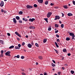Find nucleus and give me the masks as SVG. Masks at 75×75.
Here are the masks:
<instances>
[{
    "mask_svg": "<svg viewBox=\"0 0 75 75\" xmlns=\"http://www.w3.org/2000/svg\"><path fill=\"white\" fill-rule=\"evenodd\" d=\"M64 24H62L61 25V27L62 28H64Z\"/></svg>",
    "mask_w": 75,
    "mask_h": 75,
    "instance_id": "c85d7f7f",
    "label": "nucleus"
},
{
    "mask_svg": "<svg viewBox=\"0 0 75 75\" xmlns=\"http://www.w3.org/2000/svg\"><path fill=\"white\" fill-rule=\"evenodd\" d=\"M1 54H3V53H4V51L3 50H1Z\"/></svg>",
    "mask_w": 75,
    "mask_h": 75,
    "instance_id": "e433bc0d",
    "label": "nucleus"
},
{
    "mask_svg": "<svg viewBox=\"0 0 75 75\" xmlns=\"http://www.w3.org/2000/svg\"><path fill=\"white\" fill-rule=\"evenodd\" d=\"M10 54H11V52L8 51L7 52L5 53V55L7 56H9V57H11V55Z\"/></svg>",
    "mask_w": 75,
    "mask_h": 75,
    "instance_id": "f257e3e1",
    "label": "nucleus"
},
{
    "mask_svg": "<svg viewBox=\"0 0 75 75\" xmlns=\"http://www.w3.org/2000/svg\"><path fill=\"white\" fill-rule=\"evenodd\" d=\"M55 44L56 46V47H57V48H59V46H58V44H57V42H55Z\"/></svg>",
    "mask_w": 75,
    "mask_h": 75,
    "instance_id": "4468645a",
    "label": "nucleus"
},
{
    "mask_svg": "<svg viewBox=\"0 0 75 75\" xmlns=\"http://www.w3.org/2000/svg\"><path fill=\"white\" fill-rule=\"evenodd\" d=\"M74 37H72L71 38V39L72 40H75V38H74Z\"/></svg>",
    "mask_w": 75,
    "mask_h": 75,
    "instance_id": "58836bf2",
    "label": "nucleus"
},
{
    "mask_svg": "<svg viewBox=\"0 0 75 75\" xmlns=\"http://www.w3.org/2000/svg\"><path fill=\"white\" fill-rule=\"evenodd\" d=\"M62 17H64V14L63 13H62Z\"/></svg>",
    "mask_w": 75,
    "mask_h": 75,
    "instance_id": "13d9d810",
    "label": "nucleus"
},
{
    "mask_svg": "<svg viewBox=\"0 0 75 75\" xmlns=\"http://www.w3.org/2000/svg\"><path fill=\"white\" fill-rule=\"evenodd\" d=\"M69 35L70 36H72V37H75V35H74V33H69Z\"/></svg>",
    "mask_w": 75,
    "mask_h": 75,
    "instance_id": "20e7f679",
    "label": "nucleus"
},
{
    "mask_svg": "<svg viewBox=\"0 0 75 75\" xmlns=\"http://www.w3.org/2000/svg\"><path fill=\"white\" fill-rule=\"evenodd\" d=\"M15 34H16L17 35H18L19 33L18 32H15Z\"/></svg>",
    "mask_w": 75,
    "mask_h": 75,
    "instance_id": "f704fd0d",
    "label": "nucleus"
},
{
    "mask_svg": "<svg viewBox=\"0 0 75 75\" xmlns=\"http://www.w3.org/2000/svg\"><path fill=\"white\" fill-rule=\"evenodd\" d=\"M18 36L19 37H21V36L19 33L18 35Z\"/></svg>",
    "mask_w": 75,
    "mask_h": 75,
    "instance_id": "37998d69",
    "label": "nucleus"
},
{
    "mask_svg": "<svg viewBox=\"0 0 75 75\" xmlns=\"http://www.w3.org/2000/svg\"><path fill=\"white\" fill-rule=\"evenodd\" d=\"M29 28L30 29H34L35 27L33 26H30L29 27Z\"/></svg>",
    "mask_w": 75,
    "mask_h": 75,
    "instance_id": "9d476101",
    "label": "nucleus"
},
{
    "mask_svg": "<svg viewBox=\"0 0 75 75\" xmlns=\"http://www.w3.org/2000/svg\"><path fill=\"white\" fill-rule=\"evenodd\" d=\"M0 6L1 7H3V6H4V2L2 1H1V3L0 4Z\"/></svg>",
    "mask_w": 75,
    "mask_h": 75,
    "instance_id": "0eeeda50",
    "label": "nucleus"
},
{
    "mask_svg": "<svg viewBox=\"0 0 75 75\" xmlns=\"http://www.w3.org/2000/svg\"><path fill=\"white\" fill-rule=\"evenodd\" d=\"M47 39H44L43 41V43H45L46 42H47Z\"/></svg>",
    "mask_w": 75,
    "mask_h": 75,
    "instance_id": "a211bd4d",
    "label": "nucleus"
},
{
    "mask_svg": "<svg viewBox=\"0 0 75 75\" xmlns=\"http://www.w3.org/2000/svg\"><path fill=\"white\" fill-rule=\"evenodd\" d=\"M44 20L46 21L47 23H48V18H44Z\"/></svg>",
    "mask_w": 75,
    "mask_h": 75,
    "instance_id": "2eb2a0df",
    "label": "nucleus"
},
{
    "mask_svg": "<svg viewBox=\"0 0 75 75\" xmlns=\"http://www.w3.org/2000/svg\"><path fill=\"white\" fill-rule=\"evenodd\" d=\"M35 45L37 47H39V45L37 43H35Z\"/></svg>",
    "mask_w": 75,
    "mask_h": 75,
    "instance_id": "b1692460",
    "label": "nucleus"
},
{
    "mask_svg": "<svg viewBox=\"0 0 75 75\" xmlns=\"http://www.w3.org/2000/svg\"><path fill=\"white\" fill-rule=\"evenodd\" d=\"M26 7L28 8H31L33 7V6H31L28 5L26 6Z\"/></svg>",
    "mask_w": 75,
    "mask_h": 75,
    "instance_id": "423d86ee",
    "label": "nucleus"
},
{
    "mask_svg": "<svg viewBox=\"0 0 75 75\" xmlns=\"http://www.w3.org/2000/svg\"><path fill=\"white\" fill-rule=\"evenodd\" d=\"M3 57V54H0V57H1V58Z\"/></svg>",
    "mask_w": 75,
    "mask_h": 75,
    "instance_id": "4c0bfd02",
    "label": "nucleus"
},
{
    "mask_svg": "<svg viewBox=\"0 0 75 75\" xmlns=\"http://www.w3.org/2000/svg\"><path fill=\"white\" fill-rule=\"evenodd\" d=\"M66 41H69L70 40V38L67 37L66 38Z\"/></svg>",
    "mask_w": 75,
    "mask_h": 75,
    "instance_id": "6ab92c4d",
    "label": "nucleus"
},
{
    "mask_svg": "<svg viewBox=\"0 0 75 75\" xmlns=\"http://www.w3.org/2000/svg\"><path fill=\"white\" fill-rule=\"evenodd\" d=\"M3 41L2 40H0V43L1 44H3Z\"/></svg>",
    "mask_w": 75,
    "mask_h": 75,
    "instance_id": "393cba45",
    "label": "nucleus"
},
{
    "mask_svg": "<svg viewBox=\"0 0 75 75\" xmlns=\"http://www.w3.org/2000/svg\"><path fill=\"white\" fill-rule=\"evenodd\" d=\"M70 72L71 74H74L75 73V72L74 71H73V70H71L70 71Z\"/></svg>",
    "mask_w": 75,
    "mask_h": 75,
    "instance_id": "4be33fe9",
    "label": "nucleus"
},
{
    "mask_svg": "<svg viewBox=\"0 0 75 75\" xmlns=\"http://www.w3.org/2000/svg\"><path fill=\"white\" fill-rule=\"evenodd\" d=\"M40 3H42L43 2V0H37Z\"/></svg>",
    "mask_w": 75,
    "mask_h": 75,
    "instance_id": "1a4fd4ad",
    "label": "nucleus"
},
{
    "mask_svg": "<svg viewBox=\"0 0 75 75\" xmlns=\"http://www.w3.org/2000/svg\"><path fill=\"white\" fill-rule=\"evenodd\" d=\"M25 37H26V38H28V35H26V36H25Z\"/></svg>",
    "mask_w": 75,
    "mask_h": 75,
    "instance_id": "774afa93",
    "label": "nucleus"
},
{
    "mask_svg": "<svg viewBox=\"0 0 75 75\" xmlns=\"http://www.w3.org/2000/svg\"><path fill=\"white\" fill-rule=\"evenodd\" d=\"M56 35L57 37V38H59V35H58L56 34Z\"/></svg>",
    "mask_w": 75,
    "mask_h": 75,
    "instance_id": "c03bdc74",
    "label": "nucleus"
},
{
    "mask_svg": "<svg viewBox=\"0 0 75 75\" xmlns=\"http://www.w3.org/2000/svg\"><path fill=\"white\" fill-rule=\"evenodd\" d=\"M7 35H8V36H10V33H8Z\"/></svg>",
    "mask_w": 75,
    "mask_h": 75,
    "instance_id": "09e8293b",
    "label": "nucleus"
},
{
    "mask_svg": "<svg viewBox=\"0 0 75 75\" xmlns=\"http://www.w3.org/2000/svg\"><path fill=\"white\" fill-rule=\"evenodd\" d=\"M16 20H18L20 19V17L18 16H17L16 17Z\"/></svg>",
    "mask_w": 75,
    "mask_h": 75,
    "instance_id": "dca6fc26",
    "label": "nucleus"
},
{
    "mask_svg": "<svg viewBox=\"0 0 75 75\" xmlns=\"http://www.w3.org/2000/svg\"><path fill=\"white\" fill-rule=\"evenodd\" d=\"M14 47V46L13 45H12L9 47V49H11V48H13Z\"/></svg>",
    "mask_w": 75,
    "mask_h": 75,
    "instance_id": "ddd939ff",
    "label": "nucleus"
},
{
    "mask_svg": "<svg viewBox=\"0 0 75 75\" xmlns=\"http://www.w3.org/2000/svg\"><path fill=\"white\" fill-rule=\"evenodd\" d=\"M38 58H39V59H42V57L41 56H39Z\"/></svg>",
    "mask_w": 75,
    "mask_h": 75,
    "instance_id": "5701e85b",
    "label": "nucleus"
},
{
    "mask_svg": "<svg viewBox=\"0 0 75 75\" xmlns=\"http://www.w3.org/2000/svg\"><path fill=\"white\" fill-rule=\"evenodd\" d=\"M57 42H60V40H59V39H57Z\"/></svg>",
    "mask_w": 75,
    "mask_h": 75,
    "instance_id": "c9c22d12",
    "label": "nucleus"
},
{
    "mask_svg": "<svg viewBox=\"0 0 75 75\" xmlns=\"http://www.w3.org/2000/svg\"><path fill=\"white\" fill-rule=\"evenodd\" d=\"M17 38V40H18V41H20V39L19 38Z\"/></svg>",
    "mask_w": 75,
    "mask_h": 75,
    "instance_id": "49530a36",
    "label": "nucleus"
},
{
    "mask_svg": "<svg viewBox=\"0 0 75 75\" xmlns=\"http://www.w3.org/2000/svg\"><path fill=\"white\" fill-rule=\"evenodd\" d=\"M45 4L46 5H47L48 4V2L47 1H46L45 2Z\"/></svg>",
    "mask_w": 75,
    "mask_h": 75,
    "instance_id": "bb28decb",
    "label": "nucleus"
},
{
    "mask_svg": "<svg viewBox=\"0 0 75 75\" xmlns=\"http://www.w3.org/2000/svg\"><path fill=\"white\" fill-rule=\"evenodd\" d=\"M67 55L68 56H70L71 55V53H68L67 54Z\"/></svg>",
    "mask_w": 75,
    "mask_h": 75,
    "instance_id": "603ef678",
    "label": "nucleus"
},
{
    "mask_svg": "<svg viewBox=\"0 0 75 75\" xmlns=\"http://www.w3.org/2000/svg\"><path fill=\"white\" fill-rule=\"evenodd\" d=\"M4 13H7V11H6V10H4Z\"/></svg>",
    "mask_w": 75,
    "mask_h": 75,
    "instance_id": "680f3d73",
    "label": "nucleus"
},
{
    "mask_svg": "<svg viewBox=\"0 0 75 75\" xmlns=\"http://www.w3.org/2000/svg\"><path fill=\"white\" fill-rule=\"evenodd\" d=\"M23 12L22 11H21L19 12H18L19 14H23Z\"/></svg>",
    "mask_w": 75,
    "mask_h": 75,
    "instance_id": "cd10ccee",
    "label": "nucleus"
},
{
    "mask_svg": "<svg viewBox=\"0 0 75 75\" xmlns=\"http://www.w3.org/2000/svg\"><path fill=\"white\" fill-rule=\"evenodd\" d=\"M48 31H51V26H50V27H49L48 29Z\"/></svg>",
    "mask_w": 75,
    "mask_h": 75,
    "instance_id": "412c9836",
    "label": "nucleus"
},
{
    "mask_svg": "<svg viewBox=\"0 0 75 75\" xmlns=\"http://www.w3.org/2000/svg\"><path fill=\"white\" fill-rule=\"evenodd\" d=\"M18 46L19 48H20L21 47V45L20 44H18Z\"/></svg>",
    "mask_w": 75,
    "mask_h": 75,
    "instance_id": "79ce46f5",
    "label": "nucleus"
},
{
    "mask_svg": "<svg viewBox=\"0 0 75 75\" xmlns=\"http://www.w3.org/2000/svg\"><path fill=\"white\" fill-rule=\"evenodd\" d=\"M52 67H55V65L53 63L52 64Z\"/></svg>",
    "mask_w": 75,
    "mask_h": 75,
    "instance_id": "72a5a7b5",
    "label": "nucleus"
},
{
    "mask_svg": "<svg viewBox=\"0 0 75 75\" xmlns=\"http://www.w3.org/2000/svg\"><path fill=\"white\" fill-rule=\"evenodd\" d=\"M27 21V20L26 19H25V20L24 21Z\"/></svg>",
    "mask_w": 75,
    "mask_h": 75,
    "instance_id": "69168bd1",
    "label": "nucleus"
},
{
    "mask_svg": "<svg viewBox=\"0 0 75 75\" xmlns=\"http://www.w3.org/2000/svg\"><path fill=\"white\" fill-rule=\"evenodd\" d=\"M33 6L34 7H37V5L36 4H34L33 5Z\"/></svg>",
    "mask_w": 75,
    "mask_h": 75,
    "instance_id": "c756f323",
    "label": "nucleus"
},
{
    "mask_svg": "<svg viewBox=\"0 0 75 75\" xmlns=\"http://www.w3.org/2000/svg\"><path fill=\"white\" fill-rule=\"evenodd\" d=\"M52 61H53V62H54V64H55V61H54V60H53Z\"/></svg>",
    "mask_w": 75,
    "mask_h": 75,
    "instance_id": "bf43d9fd",
    "label": "nucleus"
},
{
    "mask_svg": "<svg viewBox=\"0 0 75 75\" xmlns=\"http://www.w3.org/2000/svg\"><path fill=\"white\" fill-rule=\"evenodd\" d=\"M52 12H48L47 14V18H50L51 16L52 15Z\"/></svg>",
    "mask_w": 75,
    "mask_h": 75,
    "instance_id": "f03ea898",
    "label": "nucleus"
},
{
    "mask_svg": "<svg viewBox=\"0 0 75 75\" xmlns=\"http://www.w3.org/2000/svg\"><path fill=\"white\" fill-rule=\"evenodd\" d=\"M25 45V43H24V42H23V43H22V45Z\"/></svg>",
    "mask_w": 75,
    "mask_h": 75,
    "instance_id": "6e6d98bb",
    "label": "nucleus"
},
{
    "mask_svg": "<svg viewBox=\"0 0 75 75\" xmlns=\"http://www.w3.org/2000/svg\"><path fill=\"white\" fill-rule=\"evenodd\" d=\"M21 59H24V56H21Z\"/></svg>",
    "mask_w": 75,
    "mask_h": 75,
    "instance_id": "ea45409f",
    "label": "nucleus"
},
{
    "mask_svg": "<svg viewBox=\"0 0 75 75\" xmlns=\"http://www.w3.org/2000/svg\"><path fill=\"white\" fill-rule=\"evenodd\" d=\"M44 75H47V73H44Z\"/></svg>",
    "mask_w": 75,
    "mask_h": 75,
    "instance_id": "0e129e2a",
    "label": "nucleus"
},
{
    "mask_svg": "<svg viewBox=\"0 0 75 75\" xmlns=\"http://www.w3.org/2000/svg\"><path fill=\"white\" fill-rule=\"evenodd\" d=\"M19 22L20 23H23V22H22V20H20L19 21Z\"/></svg>",
    "mask_w": 75,
    "mask_h": 75,
    "instance_id": "2f4dec72",
    "label": "nucleus"
},
{
    "mask_svg": "<svg viewBox=\"0 0 75 75\" xmlns=\"http://www.w3.org/2000/svg\"><path fill=\"white\" fill-rule=\"evenodd\" d=\"M73 3L74 5H75V1H73Z\"/></svg>",
    "mask_w": 75,
    "mask_h": 75,
    "instance_id": "de8ad7c7",
    "label": "nucleus"
},
{
    "mask_svg": "<svg viewBox=\"0 0 75 75\" xmlns=\"http://www.w3.org/2000/svg\"><path fill=\"white\" fill-rule=\"evenodd\" d=\"M67 15L68 16H73V15H72V13H69L67 14Z\"/></svg>",
    "mask_w": 75,
    "mask_h": 75,
    "instance_id": "f8f14e48",
    "label": "nucleus"
},
{
    "mask_svg": "<svg viewBox=\"0 0 75 75\" xmlns=\"http://www.w3.org/2000/svg\"><path fill=\"white\" fill-rule=\"evenodd\" d=\"M59 18H60V17L59 16H55V18L54 19V20H59Z\"/></svg>",
    "mask_w": 75,
    "mask_h": 75,
    "instance_id": "7ed1b4c3",
    "label": "nucleus"
},
{
    "mask_svg": "<svg viewBox=\"0 0 75 75\" xmlns=\"http://www.w3.org/2000/svg\"><path fill=\"white\" fill-rule=\"evenodd\" d=\"M1 12L2 13H3V12H4V10L3 9H2L1 10Z\"/></svg>",
    "mask_w": 75,
    "mask_h": 75,
    "instance_id": "3c124183",
    "label": "nucleus"
},
{
    "mask_svg": "<svg viewBox=\"0 0 75 75\" xmlns=\"http://www.w3.org/2000/svg\"><path fill=\"white\" fill-rule=\"evenodd\" d=\"M54 8H58V7H54Z\"/></svg>",
    "mask_w": 75,
    "mask_h": 75,
    "instance_id": "e2e57ef3",
    "label": "nucleus"
},
{
    "mask_svg": "<svg viewBox=\"0 0 75 75\" xmlns=\"http://www.w3.org/2000/svg\"><path fill=\"white\" fill-rule=\"evenodd\" d=\"M34 21H35V19L34 18H30L29 20V21H30V22H33Z\"/></svg>",
    "mask_w": 75,
    "mask_h": 75,
    "instance_id": "39448f33",
    "label": "nucleus"
},
{
    "mask_svg": "<svg viewBox=\"0 0 75 75\" xmlns=\"http://www.w3.org/2000/svg\"><path fill=\"white\" fill-rule=\"evenodd\" d=\"M15 49H18V50H19V49H20V48H19L18 46H16Z\"/></svg>",
    "mask_w": 75,
    "mask_h": 75,
    "instance_id": "473e14b6",
    "label": "nucleus"
},
{
    "mask_svg": "<svg viewBox=\"0 0 75 75\" xmlns=\"http://www.w3.org/2000/svg\"><path fill=\"white\" fill-rule=\"evenodd\" d=\"M55 27H56V28H58V27H59V25L57 24H55Z\"/></svg>",
    "mask_w": 75,
    "mask_h": 75,
    "instance_id": "aec40b11",
    "label": "nucleus"
},
{
    "mask_svg": "<svg viewBox=\"0 0 75 75\" xmlns=\"http://www.w3.org/2000/svg\"><path fill=\"white\" fill-rule=\"evenodd\" d=\"M63 52H66V51H67V49H64L63 50Z\"/></svg>",
    "mask_w": 75,
    "mask_h": 75,
    "instance_id": "a878e982",
    "label": "nucleus"
},
{
    "mask_svg": "<svg viewBox=\"0 0 75 75\" xmlns=\"http://www.w3.org/2000/svg\"><path fill=\"white\" fill-rule=\"evenodd\" d=\"M58 74H59V75H60L61 74V73L59 71L58 72Z\"/></svg>",
    "mask_w": 75,
    "mask_h": 75,
    "instance_id": "8fccbe9b",
    "label": "nucleus"
},
{
    "mask_svg": "<svg viewBox=\"0 0 75 75\" xmlns=\"http://www.w3.org/2000/svg\"><path fill=\"white\" fill-rule=\"evenodd\" d=\"M21 74H22V75H26V74H25V73H24V72L22 73Z\"/></svg>",
    "mask_w": 75,
    "mask_h": 75,
    "instance_id": "a18cd8bd",
    "label": "nucleus"
},
{
    "mask_svg": "<svg viewBox=\"0 0 75 75\" xmlns=\"http://www.w3.org/2000/svg\"><path fill=\"white\" fill-rule=\"evenodd\" d=\"M54 51H55V52H56V53L57 54H58L59 52L58 51L55 49H54Z\"/></svg>",
    "mask_w": 75,
    "mask_h": 75,
    "instance_id": "7c9ffc66",
    "label": "nucleus"
},
{
    "mask_svg": "<svg viewBox=\"0 0 75 75\" xmlns=\"http://www.w3.org/2000/svg\"><path fill=\"white\" fill-rule=\"evenodd\" d=\"M16 57L17 58H20V55H17L16 56Z\"/></svg>",
    "mask_w": 75,
    "mask_h": 75,
    "instance_id": "a19ab883",
    "label": "nucleus"
},
{
    "mask_svg": "<svg viewBox=\"0 0 75 75\" xmlns=\"http://www.w3.org/2000/svg\"><path fill=\"white\" fill-rule=\"evenodd\" d=\"M62 69L63 70H64L65 69V68L64 67H62Z\"/></svg>",
    "mask_w": 75,
    "mask_h": 75,
    "instance_id": "864d4df0",
    "label": "nucleus"
},
{
    "mask_svg": "<svg viewBox=\"0 0 75 75\" xmlns=\"http://www.w3.org/2000/svg\"><path fill=\"white\" fill-rule=\"evenodd\" d=\"M63 7H64V8H66V9L68 8V7H67V5H64L63 6Z\"/></svg>",
    "mask_w": 75,
    "mask_h": 75,
    "instance_id": "f3484780",
    "label": "nucleus"
},
{
    "mask_svg": "<svg viewBox=\"0 0 75 75\" xmlns=\"http://www.w3.org/2000/svg\"><path fill=\"white\" fill-rule=\"evenodd\" d=\"M13 23H14L15 24H16V23H17V21H16V18H13Z\"/></svg>",
    "mask_w": 75,
    "mask_h": 75,
    "instance_id": "6e6552de",
    "label": "nucleus"
},
{
    "mask_svg": "<svg viewBox=\"0 0 75 75\" xmlns=\"http://www.w3.org/2000/svg\"><path fill=\"white\" fill-rule=\"evenodd\" d=\"M36 64L37 65H38V62H36Z\"/></svg>",
    "mask_w": 75,
    "mask_h": 75,
    "instance_id": "338daca9",
    "label": "nucleus"
},
{
    "mask_svg": "<svg viewBox=\"0 0 75 75\" xmlns=\"http://www.w3.org/2000/svg\"><path fill=\"white\" fill-rule=\"evenodd\" d=\"M31 44H32V45H34V43L33 42V41L31 42Z\"/></svg>",
    "mask_w": 75,
    "mask_h": 75,
    "instance_id": "4d7b16f0",
    "label": "nucleus"
},
{
    "mask_svg": "<svg viewBox=\"0 0 75 75\" xmlns=\"http://www.w3.org/2000/svg\"><path fill=\"white\" fill-rule=\"evenodd\" d=\"M58 32V30H57L55 31V33H57Z\"/></svg>",
    "mask_w": 75,
    "mask_h": 75,
    "instance_id": "052dcab7",
    "label": "nucleus"
},
{
    "mask_svg": "<svg viewBox=\"0 0 75 75\" xmlns=\"http://www.w3.org/2000/svg\"><path fill=\"white\" fill-rule=\"evenodd\" d=\"M28 48H31V47H32V45L30 43H29L28 45Z\"/></svg>",
    "mask_w": 75,
    "mask_h": 75,
    "instance_id": "9b49d317",
    "label": "nucleus"
},
{
    "mask_svg": "<svg viewBox=\"0 0 75 75\" xmlns=\"http://www.w3.org/2000/svg\"><path fill=\"white\" fill-rule=\"evenodd\" d=\"M54 4H52V3H51L50 4V6H54Z\"/></svg>",
    "mask_w": 75,
    "mask_h": 75,
    "instance_id": "5fc2aeb1",
    "label": "nucleus"
}]
</instances>
